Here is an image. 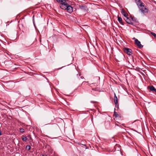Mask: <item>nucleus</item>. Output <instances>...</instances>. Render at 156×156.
<instances>
[{
	"mask_svg": "<svg viewBox=\"0 0 156 156\" xmlns=\"http://www.w3.org/2000/svg\"><path fill=\"white\" fill-rule=\"evenodd\" d=\"M136 1L140 10L143 13L148 12V9L146 8L144 4L141 1Z\"/></svg>",
	"mask_w": 156,
	"mask_h": 156,
	"instance_id": "obj_1",
	"label": "nucleus"
},
{
	"mask_svg": "<svg viewBox=\"0 0 156 156\" xmlns=\"http://www.w3.org/2000/svg\"><path fill=\"white\" fill-rule=\"evenodd\" d=\"M59 5V6L62 9L66 10L67 6L69 4H68L66 1H56Z\"/></svg>",
	"mask_w": 156,
	"mask_h": 156,
	"instance_id": "obj_2",
	"label": "nucleus"
},
{
	"mask_svg": "<svg viewBox=\"0 0 156 156\" xmlns=\"http://www.w3.org/2000/svg\"><path fill=\"white\" fill-rule=\"evenodd\" d=\"M124 57L123 55L120 54L117 56L116 58V61L117 62H122L124 60Z\"/></svg>",
	"mask_w": 156,
	"mask_h": 156,
	"instance_id": "obj_3",
	"label": "nucleus"
},
{
	"mask_svg": "<svg viewBox=\"0 0 156 156\" xmlns=\"http://www.w3.org/2000/svg\"><path fill=\"white\" fill-rule=\"evenodd\" d=\"M123 51L127 54L129 55H131L132 54V50L131 49L127 48H123Z\"/></svg>",
	"mask_w": 156,
	"mask_h": 156,
	"instance_id": "obj_4",
	"label": "nucleus"
},
{
	"mask_svg": "<svg viewBox=\"0 0 156 156\" xmlns=\"http://www.w3.org/2000/svg\"><path fill=\"white\" fill-rule=\"evenodd\" d=\"M135 43L140 48H141L143 47V45L141 44L140 42L137 39H135Z\"/></svg>",
	"mask_w": 156,
	"mask_h": 156,
	"instance_id": "obj_5",
	"label": "nucleus"
},
{
	"mask_svg": "<svg viewBox=\"0 0 156 156\" xmlns=\"http://www.w3.org/2000/svg\"><path fill=\"white\" fill-rule=\"evenodd\" d=\"M114 101L115 105H117V108H119V105H118V99L117 98L115 94H114Z\"/></svg>",
	"mask_w": 156,
	"mask_h": 156,
	"instance_id": "obj_6",
	"label": "nucleus"
},
{
	"mask_svg": "<svg viewBox=\"0 0 156 156\" xmlns=\"http://www.w3.org/2000/svg\"><path fill=\"white\" fill-rule=\"evenodd\" d=\"M66 10H67L68 12L69 13H71L73 11V7L69 5L67 6Z\"/></svg>",
	"mask_w": 156,
	"mask_h": 156,
	"instance_id": "obj_7",
	"label": "nucleus"
},
{
	"mask_svg": "<svg viewBox=\"0 0 156 156\" xmlns=\"http://www.w3.org/2000/svg\"><path fill=\"white\" fill-rule=\"evenodd\" d=\"M148 89H150V91H152L153 92H156V89L153 86H150L148 87Z\"/></svg>",
	"mask_w": 156,
	"mask_h": 156,
	"instance_id": "obj_8",
	"label": "nucleus"
},
{
	"mask_svg": "<svg viewBox=\"0 0 156 156\" xmlns=\"http://www.w3.org/2000/svg\"><path fill=\"white\" fill-rule=\"evenodd\" d=\"M125 20L126 21V22L128 24L132 25H133V23L132 22L130 19H129L128 17L126 18V19H125Z\"/></svg>",
	"mask_w": 156,
	"mask_h": 156,
	"instance_id": "obj_9",
	"label": "nucleus"
},
{
	"mask_svg": "<svg viewBox=\"0 0 156 156\" xmlns=\"http://www.w3.org/2000/svg\"><path fill=\"white\" fill-rule=\"evenodd\" d=\"M121 13L126 18L127 17V16H128V15L127 13H125V11L124 9H122Z\"/></svg>",
	"mask_w": 156,
	"mask_h": 156,
	"instance_id": "obj_10",
	"label": "nucleus"
},
{
	"mask_svg": "<svg viewBox=\"0 0 156 156\" xmlns=\"http://www.w3.org/2000/svg\"><path fill=\"white\" fill-rule=\"evenodd\" d=\"M80 8L83 10H86L87 7L86 5H79Z\"/></svg>",
	"mask_w": 156,
	"mask_h": 156,
	"instance_id": "obj_11",
	"label": "nucleus"
},
{
	"mask_svg": "<svg viewBox=\"0 0 156 156\" xmlns=\"http://www.w3.org/2000/svg\"><path fill=\"white\" fill-rule=\"evenodd\" d=\"M118 20L121 24L122 25L124 24L122 23V19L121 17L118 16Z\"/></svg>",
	"mask_w": 156,
	"mask_h": 156,
	"instance_id": "obj_12",
	"label": "nucleus"
},
{
	"mask_svg": "<svg viewBox=\"0 0 156 156\" xmlns=\"http://www.w3.org/2000/svg\"><path fill=\"white\" fill-rule=\"evenodd\" d=\"M113 115L115 117V118H117L119 116V115L118 114L117 112H116L115 110L114 111Z\"/></svg>",
	"mask_w": 156,
	"mask_h": 156,
	"instance_id": "obj_13",
	"label": "nucleus"
},
{
	"mask_svg": "<svg viewBox=\"0 0 156 156\" xmlns=\"http://www.w3.org/2000/svg\"><path fill=\"white\" fill-rule=\"evenodd\" d=\"M22 139L23 141L25 142L27 140V138L24 135L22 136Z\"/></svg>",
	"mask_w": 156,
	"mask_h": 156,
	"instance_id": "obj_14",
	"label": "nucleus"
},
{
	"mask_svg": "<svg viewBox=\"0 0 156 156\" xmlns=\"http://www.w3.org/2000/svg\"><path fill=\"white\" fill-rule=\"evenodd\" d=\"M131 18L133 21H135L136 22H138L137 19L134 17L131 16Z\"/></svg>",
	"mask_w": 156,
	"mask_h": 156,
	"instance_id": "obj_15",
	"label": "nucleus"
},
{
	"mask_svg": "<svg viewBox=\"0 0 156 156\" xmlns=\"http://www.w3.org/2000/svg\"><path fill=\"white\" fill-rule=\"evenodd\" d=\"M31 148V147L29 145H27L26 146V150H27L28 151H29L30 150V149Z\"/></svg>",
	"mask_w": 156,
	"mask_h": 156,
	"instance_id": "obj_16",
	"label": "nucleus"
},
{
	"mask_svg": "<svg viewBox=\"0 0 156 156\" xmlns=\"http://www.w3.org/2000/svg\"><path fill=\"white\" fill-rule=\"evenodd\" d=\"M19 131L21 133H23L24 132V129L23 128H20Z\"/></svg>",
	"mask_w": 156,
	"mask_h": 156,
	"instance_id": "obj_17",
	"label": "nucleus"
},
{
	"mask_svg": "<svg viewBox=\"0 0 156 156\" xmlns=\"http://www.w3.org/2000/svg\"><path fill=\"white\" fill-rule=\"evenodd\" d=\"M118 145L117 144H116L115 145L114 147V148L115 149V150H116V148H117L118 147V149L117 150V151H119V147H118Z\"/></svg>",
	"mask_w": 156,
	"mask_h": 156,
	"instance_id": "obj_18",
	"label": "nucleus"
},
{
	"mask_svg": "<svg viewBox=\"0 0 156 156\" xmlns=\"http://www.w3.org/2000/svg\"><path fill=\"white\" fill-rule=\"evenodd\" d=\"M33 44V43H32L31 44H30V45L29 46H27V44H24V48H25V47H29L31 45H32Z\"/></svg>",
	"mask_w": 156,
	"mask_h": 156,
	"instance_id": "obj_19",
	"label": "nucleus"
},
{
	"mask_svg": "<svg viewBox=\"0 0 156 156\" xmlns=\"http://www.w3.org/2000/svg\"><path fill=\"white\" fill-rule=\"evenodd\" d=\"M151 34H152L154 37H156V34L155 33H154V32H151Z\"/></svg>",
	"mask_w": 156,
	"mask_h": 156,
	"instance_id": "obj_20",
	"label": "nucleus"
},
{
	"mask_svg": "<svg viewBox=\"0 0 156 156\" xmlns=\"http://www.w3.org/2000/svg\"><path fill=\"white\" fill-rule=\"evenodd\" d=\"M28 137L30 138V139L31 140L32 139V138L31 137V135H29L28 136Z\"/></svg>",
	"mask_w": 156,
	"mask_h": 156,
	"instance_id": "obj_21",
	"label": "nucleus"
},
{
	"mask_svg": "<svg viewBox=\"0 0 156 156\" xmlns=\"http://www.w3.org/2000/svg\"><path fill=\"white\" fill-rule=\"evenodd\" d=\"M74 71H75V72L76 73H77V71L76 69H75V68H74Z\"/></svg>",
	"mask_w": 156,
	"mask_h": 156,
	"instance_id": "obj_22",
	"label": "nucleus"
},
{
	"mask_svg": "<svg viewBox=\"0 0 156 156\" xmlns=\"http://www.w3.org/2000/svg\"><path fill=\"white\" fill-rule=\"evenodd\" d=\"M96 102L95 101H91V102L92 103H96Z\"/></svg>",
	"mask_w": 156,
	"mask_h": 156,
	"instance_id": "obj_23",
	"label": "nucleus"
},
{
	"mask_svg": "<svg viewBox=\"0 0 156 156\" xmlns=\"http://www.w3.org/2000/svg\"><path fill=\"white\" fill-rule=\"evenodd\" d=\"M49 153H50L51 154H52V152H53V151H49Z\"/></svg>",
	"mask_w": 156,
	"mask_h": 156,
	"instance_id": "obj_24",
	"label": "nucleus"
},
{
	"mask_svg": "<svg viewBox=\"0 0 156 156\" xmlns=\"http://www.w3.org/2000/svg\"><path fill=\"white\" fill-rule=\"evenodd\" d=\"M40 156H47V155L44 156V155H43V154H41L40 155Z\"/></svg>",
	"mask_w": 156,
	"mask_h": 156,
	"instance_id": "obj_25",
	"label": "nucleus"
},
{
	"mask_svg": "<svg viewBox=\"0 0 156 156\" xmlns=\"http://www.w3.org/2000/svg\"><path fill=\"white\" fill-rule=\"evenodd\" d=\"M2 135L1 131H0V135Z\"/></svg>",
	"mask_w": 156,
	"mask_h": 156,
	"instance_id": "obj_26",
	"label": "nucleus"
},
{
	"mask_svg": "<svg viewBox=\"0 0 156 156\" xmlns=\"http://www.w3.org/2000/svg\"><path fill=\"white\" fill-rule=\"evenodd\" d=\"M81 79H83V76H81Z\"/></svg>",
	"mask_w": 156,
	"mask_h": 156,
	"instance_id": "obj_27",
	"label": "nucleus"
},
{
	"mask_svg": "<svg viewBox=\"0 0 156 156\" xmlns=\"http://www.w3.org/2000/svg\"><path fill=\"white\" fill-rule=\"evenodd\" d=\"M84 83H86L85 82H83V83H82V85Z\"/></svg>",
	"mask_w": 156,
	"mask_h": 156,
	"instance_id": "obj_28",
	"label": "nucleus"
},
{
	"mask_svg": "<svg viewBox=\"0 0 156 156\" xmlns=\"http://www.w3.org/2000/svg\"><path fill=\"white\" fill-rule=\"evenodd\" d=\"M154 2L156 3V1H154Z\"/></svg>",
	"mask_w": 156,
	"mask_h": 156,
	"instance_id": "obj_29",
	"label": "nucleus"
},
{
	"mask_svg": "<svg viewBox=\"0 0 156 156\" xmlns=\"http://www.w3.org/2000/svg\"><path fill=\"white\" fill-rule=\"evenodd\" d=\"M82 144L84 146H86V144Z\"/></svg>",
	"mask_w": 156,
	"mask_h": 156,
	"instance_id": "obj_30",
	"label": "nucleus"
},
{
	"mask_svg": "<svg viewBox=\"0 0 156 156\" xmlns=\"http://www.w3.org/2000/svg\"><path fill=\"white\" fill-rule=\"evenodd\" d=\"M79 76H80V74H79Z\"/></svg>",
	"mask_w": 156,
	"mask_h": 156,
	"instance_id": "obj_31",
	"label": "nucleus"
},
{
	"mask_svg": "<svg viewBox=\"0 0 156 156\" xmlns=\"http://www.w3.org/2000/svg\"><path fill=\"white\" fill-rule=\"evenodd\" d=\"M155 37L156 38V37Z\"/></svg>",
	"mask_w": 156,
	"mask_h": 156,
	"instance_id": "obj_32",
	"label": "nucleus"
}]
</instances>
